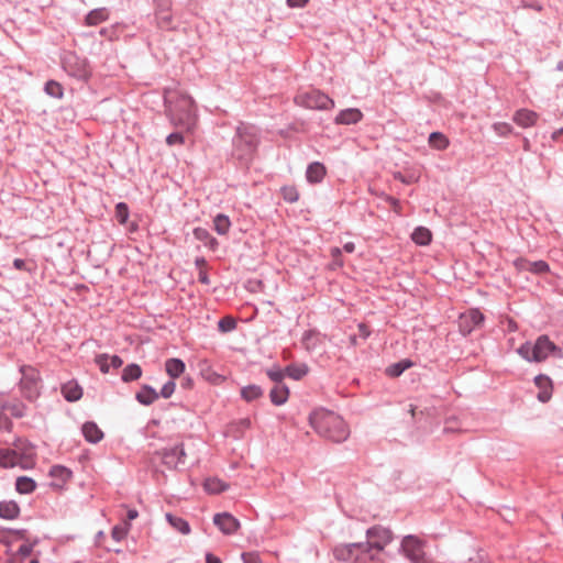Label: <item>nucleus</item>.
<instances>
[{
    "label": "nucleus",
    "instance_id": "obj_1",
    "mask_svg": "<svg viewBox=\"0 0 563 563\" xmlns=\"http://www.w3.org/2000/svg\"><path fill=\"white\" fill-rule=\"evenodd\" d=\"M261 144L260 129L247 122H240L232 137L231 157L239 166L249 167Z\"/></svg>",
    "mask_w": 563,
    "mask_h": 563
},
{
    "label": "nucleus",
    "instance_id": "obj_2",
    "mask_svg": "<svg viewBox=\"0 0 563 563\" xmlns=\"http://www.w3.org/2000/svg\"><path fill=\"white\" fill-rule=\"evenodd\" d=\"M310 427L322 438L335 443L347 440L350 430L341 416L325 408H317L309 413Z\"/></svg>",
    "mask_w": 563,
    "mask_h": 563
},
{
    "label": "nucleus",
    "instance_id": "obj_3",
    "mask_svg": "<svg viewBox=\"0 0 563 563\" xmlns=\"http://www.w3.org/2000/svg\"><path fill=\"white\" fill-rule=\"evenodd\" d=\"M196 111V102L188 95H179L168 108L170 122L175 126L185 129H190L194 125L197 117Z\"/></svg>",
    "mask_w": 563,
    "mask_h": 563
},
{
    "label": "nucleus",
    "instance_id": "obj_4",
    "mask_svg": "<svg viewBox=\"0 0 563 563\" xmlns=\"http://www.w3.org/2000/svg\"><path fill=\"white\" fill-rule=\"evenodd\" d=\"M365 536L366 541H363L362 543L369 561H376L378 554L383 552L386 545L394 540L393 531L380 525L369 527L366 530Z\"/></svg>",
    "mask_w": 563,
    "mask_h": 563
},
{
    "label": "nucleus",
    "instance_id": "obj_5",
    "mask_svg": "<svg viewBox=\"0 0 563 563\" xmlns=\"http://www.w3.org/2000/svg\"><path fill=\"white\" fill-rule=\"evenodd\" d=\"M294 101L297 106L311 110H330L334 108L335 102L327 93L316 88L299 90Z\"/></svg>",
    "mask_w": 563,
    "mask_h": 563
},
{
    "label": "nucleus",
    "instance_id": "obj_6",
    "mask_svg": "<svg viewBox=\"0 0 563 563\" xmlns=\"http://www.w3.org/2000/svg\"><path fill=\"white\" fill-rule=\"evenodd\" d=\"M60 63L67 75L79 81L87 82L92 75L88 59L77 55L75 52L65 53Z\"/></svg>",
    "mask_w": 563,
    "mask_h": 563
},
{
    "label": "nucleus",
    "instance_id": "obj_7",
    "mask_svg": "<svg viewBox=\"0 0 563 563\" xmlns=\"http://www.w3.org/2000/svg\"><path fill=\"white\" fill-rule=\"evenodd\" d=\"M20 373L22 375L19 382L21 394L27 401L33 402L41 396L40 383L42 379L40 372L31 365H22L20 366Z\"/></svg>",
    "mask_w": 563,
    "mask_h": 563
},
{
    "label": "nucleus",
    "instance_id": "obj_8",
    "mask_svg": "<svg viewBox=\"0 0 563 563\" xmlns=\"http://www.w3.org/2000/svg\"><path fill=\"white\" fill-rule=\"evenodd\" d=\"M333 556L339 562L366 563L369 561L362 542L338 544L333 549Z\"/></svg>",
    "mask_w": 563,
    "mask_h": 563
},
{
    "label": "nucleus",
    "instance_id": "obj_9",
    "mask_svg": "<svg viewBox=\"0 0 563 563\" xmlns=\"http://www.w3.org/2000/svg\"><path fill=\"white\" fill-rule=\"evenodd\" d=\"M533 363H541L545 361L549 356L563 358V350L553 341H551L549 335L547 334H541L537 338V340L533 342Z\"/></svg>",
    "mask_w": 563,
    "mask_h": 563
},
{
    "label": "nucleus",
    "instance_id": "obj_10",
    "mask_svg": "<svg viewBox=\"0 0 563 563\" xmlns=\"http://www.w3.org/2000/svg\"><path fill=\"white\" fill-rule=\"evenodd\" d=\"M423 545V541L417 536L408 534L402 538L399 552L411 563H426Z\"/></svg>",
    "mask_w": 563,
    "mask_h": 563
},
{
    "label": "nucleus",
    "instance_id": "obj_11",
    "mask_svg": "<svg viewBox=\"0 0 563 563\" xmlns=\"http://www.w3.org/2000/svg\"><path fill=\"white\" fill-rule=\"evenodd\" d=\"M157 454L161 455L162 463L169 470H177L179 465L185 464L186 452L183 443L163 448Z\"/></svg>",
    "mask_w": 563,
    "mask_h": 563
},
{
    "label": "nucleus",
    "instance_id": "obj_12",
    "mask_svg": "<svg viewBox=\"0 0 563 563\" xmlns=\"http://www.w3.org/2000/svg\"><path fill=\"white\" fill-rule=\"evenodd\" d=\"M485 316L478 308L471 309L467 313L461 314L459 321L460 332L466 336L470 335L476 328L483 325Z\"/></svg>",
    "mask_w": 563,
    "mask_h": 563
},
{
    "label": "nucleus",
    "instance_id": "obj_13",
    "mask_svg": "<svg viewBox=\"0 0 563 563\" xmlns=\"http://www.w3.org/2000/svg\"><path fill=\"white\" fill-rule=\"evenodd\" d=\"M213 525L224 534H234L241 527L238 518L230 512H219L213 516Z\"/></svg>",
    "mask_w": 563,
    "mask_h": 563
},
{
    "label": "nucleus",
    "instance_id": "obj_14",
    "mask_svg": "<svg viewBox=\"0 0 563 563\" xmlns=\"http://www.w3.org/2000/svg\"><path fill=\"white\" fill-rule=\"evenodd\" d=\"M533 383L539 389L537 399L542 404L550 401L553 394V382L550 376L545 374H539L534 377Z\"/></svg>",
    "mask_w": 563,
    "mask_h": 563
},
{
    "label": "nucleus",
    "instance_id": "obj_15",
    "mask_svg": "<svg viewBox=\"0 0 563 563\" xmlns=\"http://www.w3.org/2000/svg\"><path fill=\"white\" fill-rule=\"evenodd\" d=\"M363 117H364V114L360 109L346 108V109L341 110L336 114L333 122L336 125H352V124H356L360 121H362Z\"/></svg>",
    "mask_w": 563,
    "mask_h": 563
},
{
    "label": "nucleus",
    "instance_id": "obj_16",
    "mask_svg": "<svg viewBox=\"0 0 563 563\" xmlns=\"http://www.w3.org/2000/svg\"><path fill=\"white\" fill-rule=\"evenodd\" d=\"M325 335L317 329H309L303 332L301 344L308 352H313L323 343Z\"/></svg>",
    "mask_w": 563,
    "mask_h": 563
},
{
    "label": "nucleus",
    "instance_id": "obj_17",
    "mask_svg": "<svg viewBox=\"0 0 563 563\" xmlns=\"http://www.w3.org/2000/svg\"><path fill=\"white\" fill-rule=\"evenodd\" d=\"M327 175V167L321 162H312L308 164L306 169V179L311 185H317L323 181Z\"/></svg>",
    "mask_w": 563,
    "mask_h": 563
},
{
    "label": "nucleus",
    "instance_id": "obj_18",
    "mask_svg": "<svg viewBox=\"0 0 563 563\" xmlns=\"http://www.w3.org/2000/svg\"><path fill=\"white\" fill-rule=\"evenodd\" d=\"M13 446L19 453L20 461H33L35 457L34 449L35 445L25 438L16 437L13 441Z\"/></svg>",
    "mask_w": 563,
    "mask_h": 563
},
{
    "label": "nucleus",
    "instance_id": "obj_19",
    "mask_svg": "<svg viewBox=\"0 0 563 563\" xmlns=\"http://www.w3.org/2000/svg\"><path fill=\"white\" fill-rule=\"evenodd\" d=\"M538 118H539V114L536 111L522 108V109L515 111V113L512 115V121L517 125H519L523 129H527V128L533 126L537 123Z\"/></svg>",
    "mask_w": 563,
    "mask_h": 563
},
{
    "label": "nucleus",
    "instance_id": "obj_20",
    "mask_svg": "<svg viewBox=\"0 0 563 563\" xmlns=\"http://www.w3.org/2000/svg\"><path fill=\"white\" fill-rule=\"evenodd\" d=\"M60 391L65 400L68 402H75L81 399L84 395L82 387L76 379H70L60 386Z\"/></svg>",
    "mask_w": 563,
    "mask_h": 563
},
{
    "label": "nucleus",
    "instance_id": "obj_21",
    "mask_svg": "<svg viewBox=\"0 0 563 563\" xmlns=\"http://www.w3.org/2000/svg\"><path fill=\"white\" fill-rule=\"evenodd\" d=\"M158 398V391H156V389L148 384H142L140 390L135 394V400L142 406H151Z\"/></svg>",
    "mask_w": 563,
    "mask_h": 563
},
{
    "label": "nucleus",
    "instance_id": "obj_22",
    "mask_svg": "<svg viewBox=\"0 0 563 563\" xmlns=\"http://www.w3.org/2000/svg\"><path fill=\"white\" fill-rule=\"evenodd\" d=\"M81 432L85 440L91 444H97L104 438L103 431L95 421H86L81 426Z\"/></svg>",
    "mask_w": 563,
    "mask_h": 563
},
{
    "label": "nucleus",
    "instance_id": "obj_23",
    "mask_svg": "<svg viewBox=\"0 0 563 563\" xmlns=\"http://www.w3.org/2000/svg\"><path fill=\"white\" fill-rule=\"evenodd\" d=\"M164 369L169 378L177 379L184 375L186 371V364L179 357H170L165 361Z\"/></svg>",
    "mask_w": 563,
    "mask_h": 563
},
{
    "label": "nucleus",
    "instance_id": "obj_24",
    "mask_svg": "<svg viewBox=\"0 0 563 563\" xmlns=\"http://www.w3.org/2000/svg\"><path fill=\"white\" fill-rule=\"evenodd\" d=\"M110 16L109 10L104 7L97 8L89 11L84 18V24L87 26H96L104 21H107Z\"/></svg>",
    "mask_w": 563,
    "mask_h": 563
},
{
    "label": "nucleus",
    "instance_id": "obj_25",
    "mask_svg": "<svg viewBox=\"0 0 563 563\" xmlns=\"http://www.w3.org/2000/svg\"><path fill=\"white\" fill-rule=\"evenodd\" d=\"M290 391L285 384L274 385L269 391V399L274 406H283L287 402Z\"/></svg>",
    "mask_w": 563,
    "mask_h": 563
},
{
    "label": "nucleus",
    "instance_id": "obj_26",
    "mask_svg": "<svg viewBox=\"0 0 563 563\" xmlns=\"http://www.w3.org/2000/svg\"><path fill=\"white\" fill-rule=\"evenodd\" d=\"M21 508L14 500L0 501V518L5 520H14L19 518Z\"/></svg>",
    "mask_w": 563,
    "mask_h": 563
},
{
    "label": "nucleus",
    "instance_id": "obj_27",
    "mask_svg": "<svg viewBox=\"0 0 563 563\" xmlns=\"http://www.w3.org/2000/svg\"><path fill=\"white\" fill-rule=\"evenodd\" d=\"M413 365L415 363L410 358H402L387 366L385 368V374L390 378H398Z\"/></svg>",
    "mask_w": 563,
    "mask_h": 563
},
{
    "label": "nucleus",
    "instance_id": "obj_28",
    "mask_svg": "<svg viewBox=\"0 0 563 563\" xmlns=\"http://www.w3.org/2000/svg\"><path fill=\"white\" fill-rule=\"evenodd\" d=\"M192 234L196 240L202 242L209 250L216 251L218 249V240L207 229L197 227L194 229Z\"/></svg>",
    "mask_w": 563,
    "mask_h": 563
},
{
    "label": "nucleus",
    "instance_id": "obj_29",
    "mask_svg": "<svg viewBox=\"0 0 563 563\" xmlns=\"http://www.w3.org/2000/svg\"><path fill=\"white\" fill-rule=\"evenodd\" d=\"M20 464L19 453L13 449H0V467L12 468Z\"/></svg>",
    "mask_w": 563,
    "mask_h": 563
},
{
    "label": "nucleus",
    "instance_id": "obj_30",
    "mask_svg": "<svg viewBox=\"0 0 563 563\" xmlns=\"http://www.w3.org/2000/svg\"><path fill=\"white\" fill-rule=\"evenodd\" d=\"M143 369L137 363L128 364L121 373V380L123 383H133L142 377Z\"/></svg>",
    "mask_w": 563,
    "mask_h": 563
},
{
    "label": "nucleus",
    "instance_id": "obj_31",
    "mask_svg": "<svg viewBox=\"0 0 563 563\" xmlns=\"http://www.w3.org/2000/svg\"><path fill=\"white\" fill-rule=\"evenodd\" d=\"M203 489L208 494L218 495L229 489V484L218 477H208L203 482Z\"/></svg>",
    "mask_w": 563,
    "mask_h": 563
},
{
    "label": "nucleus",
    "instance_id": "obj_32",
    "mask_svg": "<svg viewBox=\"0 0 563 563\" xmlns=\"http://www.w3.org/2000/svg\"><path fill=\"white\" fill-rule=\"evenodd\" d=\"M14 486L19 494L29 495L36 489L37 484L32 477L23 475L16 477Z\"/></svg>",
    "mask_w": 563,
    "mask_h": 563
},
{
    "label": "nucleus",
    "instance_id": "obj_33",
    "mask_svg": "<svg viewBox=\"0 0 563 563\" xmlns=\"http://www.w3.org/2000/svg\"><path fill=\"white\" fill-rule=\"evenodd\" d=\"M411 240L421 246H427L432 242V232L426 227H417L411 233Z\"/></svg>",
    "mask_w": 563,
    "mask_h": 563
},
{
    "label": "nucleus",
    "instance_id": "obj_34",
    "mask_svg": "<svg viewBox=\"0 0 563 563\" xmlns=\"http://www.w3.org/2000/svg\"><path fill=\"white\" fill-rule=\"evenodd\" d=\"M166 521L178 532L181 534H188L190 533V525L189 522L176 515H173L170 512H167L165 515Z\"/></svg>",
    "mask_w": 563,
    "mask_h": 563
},
{
    "label": "nucleus",
    "instance_id": "obj_35",
    "mask_svg": "<svg viewBox=\"0 0 563 563\" xmlns=\"http://www.w3.org/2000/svg\"><path fill=\"white\" fill-rule=\"evenodd\" d=\"M241 398L246 402H252L264 395V390L261 386L250 384L244 386L240 390Z\"/></svg>",
    "mask_w": 563,
    "mask_h": 563
},
{
    "label": "nucleus",
    "instance_id": "obj_36",
    "mask_svg": "<svg viewBox=\"0 0 563 563\" xmlns=\"http://www.w3.org/2000/svg\"><path fill=\"white\" fill-rule=\"evenodd\" d=\"M428 143L430 147L438 151H444L450 145L449 139L442 132L439 131H434L429 134Z\"/></svg>",
    "mask_w": 563,
    "mask_h": 563
},
{
    "label": "nucleus",
    "instance_id": "obj_37",
    "mask_svg": "<svg viewBox=\"0 0 563 563\" xmlns=\"http://www.w3.org/2000/svg\"><path fill=\"white\" fill-rule=\"evenodd\" d=\"M286 369V376L295 379L300 380L302 377H305L309 373V366L306 363L301 364H289L285 367Z\"/></svg>",
    "mask_w": 563,
    "mask_h": 563
},
{
    "label": "nucleus",
    "instance_id": "obj_38",
    "mask_svg": "<svg viewBox=\"0 0 563 563\" xmlns=\"http://www.w3.org/2000/svg\"><path fill=\"white\" fill-rule=\"evenodd\" d=\"M231 228V220L224 213H218L213 218V229L219 235H225Z\"/></svg>",
    "mask_w": 563,
    "mask_h": 563
},
{
    "label": "nucleus",
    "instance_id": "obj_39",
    "mask_svg": "<svg viewBox=\"0 0 563 563\" xmlns=\"http://www.w3.org/2000/svg\"><path fill=\"white\" fill-rule=\"evenodd\" d=\"M48 475L66 483L73 477V472L64 465L56 464L49 468Z\"/></svg>",
    "mask_w": 563,
    "mask_h": 563
},
{
    "label": "nucleus",
    "instance_id": "obj_40",
    "mask_svg": "<svg viewBox=\"0 0 563 563\" xmlns=\"http://www.w3.org/2000/svg\"><path fill=\"white\" fill-rule=\"evenodd\" d=\"M44 92L55 99H62L64 97V87L60 82L49 79L44 84Z\"/></svg>",
    "mask_w": 563,
    "mask_h": 563
},
{
    "label": "nucleus",
    "instance_id": "obj_41",
    "mask_svg": "<svg viewBox=\"0 0 563 563\" xmlns=\"http://www.w3.org/2000/svg\"><path fill=\"white\" fill-rule=\"evenodd\" d=\"M155 19H156V23H157V26L162 30H174L175 26H173V15L170 13V11H165V12H161V11H155Z\"/></svg>",
    "mask_w": 563,
    "mask_h": 563
},
{
    "label": "nucleus",
    "instance_id": "obj_42",
    "mask_svg": "<svg viewBox=\"0 0 563 563\" xmlns=\"http://www.w3.org/2000/svg\"><path fill=\"white\" fill-rule=\"evenodd\" d=\"M114 216L119 224H126L130 217L128 203L123 201L118 202L114 207Z\"/></svg>",
    "mask_w": 563,
    "mask_h": 563
},
{
    "label": "nucleus",
    "instance_id": "obj_43",
    "mask_svg": "<svg viewBox=\"0 0 563 563\" xmlns=\"http://www.w3.org/2000/svg\"><path fill=\"white\" fill-rule=\"evenodd\" d=\"M283 199L288 203H295L299 200V192L292 185H286L280 188Z\"/></svg>",
    "mask_w": 563,
    "mask_h": 563
},
{
    "label": "nucleus",
    "instance_id": "obj_44",
    "mask_svg": "<svg viewBox=\"0 0 563 563\" xmlns=\"http://www.w3.org/2000/svg\"><path fill=\"white\" fill-rule=\"evenodd\" d=\"M12 266L18 269V271H24V272H27L29 274H34L36 272V264L34 261L30 260V261H26V260H23V258H14L13 262H12Z\"/></svg>",
    "mask_w": 563,
    "mask_h": 563
},
{
    "label": "nucleus",
    "instance_id": "obj_45",
    "mask_svg": "<svg viewBox=\"0 0 563 563\" xmlns=\"http://www.w3.org/2000/svg\"><path fill=\"white\" fill-rule=\"evenodd\" d=\"M238 327V322H236V319L233 318L232 316H225V317H222L219 321H218V330L222 333H229V332H232L233 330H235Z\"/></svg>",
    "mask_w": 563,
    "mask_h": 563
},
{
    "label": "nucleus",
    "instance_id": "obj_46",
    "mask_svg": "<svg viewBox=\"0 0 563 563\" xmlns=\"http://www.w3.org/2000/svg\"><path fill=\"white\" fill-rule=\"evenodd\" d=\"M266 375L273 383H275V385L284 384L286 369L275 365L266 371Z\"/></svg>",
    "mask_w": 563,
    "mask_h": 563
},
{
    "label": "nucleus",
    "instance_id": "obj_47",
    "mask_svg": "<svg viewBox=\"0 0 563 563\" xmlns=\"http://www.w3.org/2000/svg\"><path fill=\"white\" fill-rule=\"evenodd\" d=\"M492 129L497 135L501 137L508 136L510 134H514L516 136L520 135L519 133L514 132L512 125L507 122H495L492 125Z\"/></svg>",
    "mask_w": 563,
    "mask_h": 563
},
{
    "label": "nucleus",
    "instance_id": "obj_48",
    "mask_svg": "<svg viewBox=\"0 0 563 563\" xmlns=\"http://www.w3.org/2000/svg\"><path fill=\"white\" fill-rule=\"evenodd\" d=\"M130 529H131V523H129V522H123V525H117L111 530V537L113 540L120 542L126 538Z\"/></svg>",
    "mask_w": 563,
    "mask_h": 563
},
{
    "label": "nucleus",
    "instance_id": "obj_49",
    "mask_svg": "<svg viewBox=\"0 0 563 563\" xmlns=\"http://www.w3.org/2000/svg\"><path fill=\"white\" fill-rule=\"evenodd\" d=\"M550 271H551V268H550V265L548 262H545L543 260H539V261H534V262L530 261V273L541 276V275L550 273Z\"/></svg>",
    "mask_w": 563,
    "mask_h": 563
},
{
    "label": "nucleus",
    "instance_id": "obj_50",
    "mask_svg": "<svg viewBox=\"0 0 563 563\" xmlns=\"http://www.w3.org/2000/svg\"><path fill=\"white\" fill-rule=\"evenodd\" d=\"M517 353L523 358L526 360L527 362H530V363H533L532 361V353H534V350H533V343L527 341L525 343H522L518 350H517Z\"/></svg>",
    "mask_w": 563,
    "mask_h": 563
},
{
    "label": "nucleus",
    "instance_id": "obj_51",
    "mask_svg": "<svg viewBox=\"0 0 563 563\" xmlns=\"http://www.w3.org/2000/svg\"><path fill=\"white\" fill-rule=\"evenodd\" d=\"M176 379H172L169 378L161 388V390L158 391L159 394V397L164 398V399H168L173 396V394L175 393V389H176Z\"/></svg>",
    "mask_w": 563,
    "mask_h": 563
},
{
    "label": "nucleus",
    "instance_id": "obj_52",
    "mask_svg": "<svg viewBox=\"0 0 563 563\" xmlns=\"http://www.w3.org/2000/svg\"><path fill=\"white\" fill-rule=\"evenodd\" d=\"M110 355L107 353H101L96 355L95 362L98 365L101 373L107 374L110 371V363H109Z\"/></svg>",
    "mask_w": 563,
    "mask_h": 563
},
{
    "label": "nucleus",
    "instance_id": "obj_53",
    "mask_svg": "<svg viewBox=\"0 0 563 563\" xmlns=\"http://www.w3.org/2000/svg\"><path fill=\"white\" fill-rule=\"evenodd\" d=\"M26 406L22 401H14L10 405V413L13 418L20 419L25 416Z\"/></svg>",
    "mask_w": 563,
    "mask_h": 563
},
{
    "label": "nucleus",
    "instance_id": "obj_54",
    "mask_svg": "<svg viewBox=\"0 0 563 563\" xmlns=\"http://www.w3.org/2000/svg\"><path fill=\"white\" fill-rule=\"evenodd\" d=\"M379 197L386 203H388L396 213L400 214V212H401V203H400L399 199H397V198H395V197H393L390 195H387L385 192H380Z\"/></svg>",
    "mask_w": 563,
    "mask_h": 563
},
{
    "label": "nucleus",
    "instance_id": "obj_55",
    "mask_svg": "<svg viewBox=\"0 0 563 563\" xmlns=\"http://www.w3.org/2000/svg\"><path fill=\"white\" fill-rule=\"evenodd\" d=\"M185 143V136L181 132H172L166 136V144L169 146L183 145Z\"/></svg>",
    "mask_w": 563,
    "mask_h": 563
},
{
    "label": "nucleus",
    "instance_id": "obj_56",
    "mask_svg": "<svg viewBox=\"0 0 563 563\" xmlns=\"http://www.w3.org/2000/svg\"><path fill=\"white\" fill-rule=\"evenodd\" d=\"M1 532L14 534L18 540H23L24 542L29 541V531L26 529L3 528Z\"/></svg>",
    "mask_w": 563,
    "mask_h": 563
},
{
    "label": "nucleus",
    "instance_id": "obj_57",
    "mask_svg": "<svg viewBox=\"0 0 563 563\" xmlns=\"http://www.w3.org/2000/svg\"><path fill=\"white\" fill-rule=\"evenodd\" d=\"M512 265L518 273L530 272V261L526 257H517L514 260Z\"/></svg>",
    "mask_w": 563,
    "mask_h": 563
},
{
    "label": "nucleus",
    "instance_id": "obj_58",
    "mask_svg": "<svg viewBox=\"0 0 563 563\" xmlns=\"http://www.w3.org/2000/svg\"><path fill=\"white\" fill-rule=\"evenodd\" d=\"M241 559L243 563H263L260 553L256 551L242 552Z\"/></svg>",
    "mask_w": 563,
    "mask_h": 563
},
{
    "label": "nucleus",
    "instance_id": "obj_59",
    "mask_svg": "<svg viewBox=\"0 0 563 563\" xmlns=\"http://www.w3.org/2000/svg\"><path fill=\"white\" fill-rule=\"evenodd\" d=\"M330 255L332 257L333 265L342 267L344 262L342 258V250L338 246H333L330 249Z\"/></svg>",
    "mask_w": 563,
    "mask_h": 563
},
{
    "label": "nucleus",
    "instance_id": "obj_60",
    "mask_svg": "<svg viewBox=\"0 0 563 563\" xmlns=\"http://www.w3.org/2000/svg\"><path fill=\"white\" fill-rule=\"evenodd\" d=\"M155 7V11H170L172 10V0H152Z\"/></svg>",
    "mask_w": 563,
    "mask_h": 563
},
{
    "label": "nucleus",
    "instance_id": "obj_61",
    "mask_svg": "<svg viewBox=\"0 0 563 563\" xmlns=\"http://www.w3.org/2000/svg\"><path fill=\"white\" fill-rule=\"evenodd\" d=\"M13 429L12 420L0 411V430L11 432Z\"/></svg>",
    "mask_w": 563,
    "mask_h": 563
},
{
    "label": "nucleus",
    "instance_id": "obj_62",
    "mask_svg": "<svg viewBox=\"0 0 563 563\" xmlns=\"http://www.w3.org/2000/svg\"><path fill=\"white\" fill-rule=\"evenodd\" d=\"M32 553H33V549L26 542H24L22 545H20L16 553H14V554L18 555L19 558H21L22 560H24L25 558L30 556Z\"/></svg>",
    "mask_w": 563,
    "mask_h": 563
},
{
    "label": "nucleus",
    "instance_id": "obj_63",
    "mask_svg": "<svg viewBox=\"0 0 563 563\" xmlns=\"http://www.w3.org/2000/svg\"><path fill=\"white\" fill-rule=\"evenodd\" d=\"M357 329H358V334L357 335L363 341L367 340L371 336V334H372V331H371L369 327L366 323H364V322L358 323L357 324Z\"/></svg>",
    "mask_w": 563,
    "mask_h": 563
},
{
    "label": "nucleus",
    "instance_id": "obj_64",
    "mask_svg": "<svg viewBox=\"0 0 563 563\" xmlns=\"http://www.w3.org/2000/svg\"><path fill=\"white\" fill-rule=\"evenodd\" d=\"M394 178L396 180H399L400 183L405 184V185H410L415 181L413 177L412 176H405L402 173L400 172H396L394 173Z\"/></svg>",
    "mask_w": 563,
    "mask_h": 563
}]
</instances>
